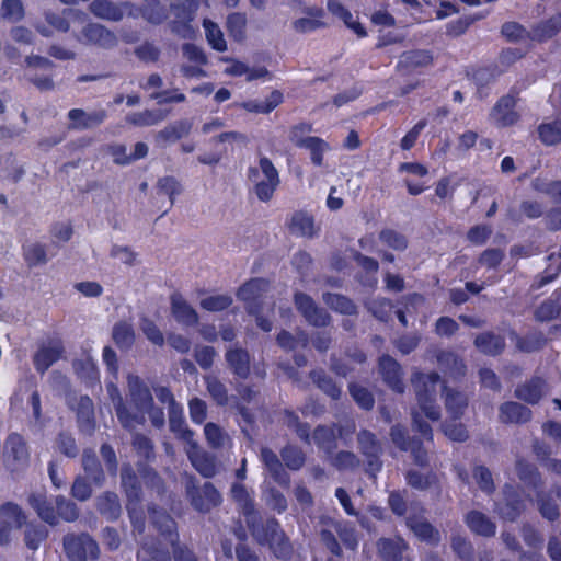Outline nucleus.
Here are the masks:
<instances>
[{
	"label": "nucleus",
	"instance_id": "f257e3e1",
	"mask_svg": "<svg viewBox=\"0 0 561 561\" xmlns=\"http://www.w3.org/2000/svg\"><path fill=\"white\" fill-rule=\"evenodd\" d=\"M128 389L130 396V408L133 412L124 405L118 388L110 382L107 385L108 396L115 407L117 417L125 428H133L137 424L145 422V414H149L151 422L156 426L164 423V415L161 410H153V399L150 390L146 387L139 377L128 376Z\"/></svg>",
	"mask_w": 561,
	"mask_h": 561
},
{
	"label": "nucleus",
	"instance_id": "f03ea898",
	"mask_svg": "<svg viewBox=\"0 0 561 561\" xmlns=\"http://www.w3.org/2000/svg\"><path fill=\"white\" fill-rule=\"evenodd\" d=\"M231 493L233 499L242 507L247 523L256 540L262 545L268 543L274 554L278 558H286L289 556L291 548L284 531L280 530L278 523L276 520H270L266 525V534L261 535L254 525H251L250 519L253 514V507L244 486L237 483L232 486Z\"/></svg>",
	"mask_w": 561,
	"mask_h": 561
},
{
	"label": "nucleus",
	"instance_id": "7ed1b4c3",
	"mask_svg": "<svg viewBox=\"0 0 561 561\" xmlns=\"http://www.w3.org/2000/svg\"><path fill=\"white\" fill-rule=\"evenodd\" d=\"M438 381L439 376L434 373L428 375L416 374L412 379L420 409V411L413 410L412 412L413 423L417 431L427 439H432V430L428 424L423 423L420 420V416L421 413H423L427 419L432 421L439 419V409L434 404V394Z\"/></svg>",
	"mask_w": 561,
	"mask_h": 561
},
{
	"label": "nucleus",
	"instance_id": "20e7f679",
	"mask_svg": "<svg viewBox=\"0 0 561 561\" xmlns=\"http://www.w3.org/2000/svg\"><path fill=\"white\" fill-rule=\"evenodd\" d=\"M249 180L253 183L255 194L262 202L272 198L280 182L278 171L266 157H261L257 165L249 169Z\"/></svg>",
	"mask_w": 561,
	"mask_h": 561
},
{
	"label": "nucleus",
	"instance_id": "39448f33",
	"mask_svg": "<svg viewBox=\"0 0 561 561\" xmlns=\"http://www.w3.org/2000/svg\"><path fill=\"white\" fill-rule=\"evenodd\" d=\"M64 547L70 561H87L95 559L99 554L96 542L88 535L67 536Z\"/></svg>",
	"mask_w": 561,
	"mask_h": 561
},
{
	"label": "nucleus",
	"instance_id": "423d86ee",
	"mask_svg": "<svg viewBox=\"0 0 561 561\" xmlns=\"http://www.w3.org/2000/svg\"><path fill=\"white\" fill-rule=\"evenodd\" d=\"M178 437L186 442V454L193 467L204 477L209 478L216 473V466L214 460L203 453L197 444L193 440V433L190 430H184Z\"/></svg>",
	"mask_w": 561,
	"mask_h": 561
},
{
	"label": "nucleus",
	"instance_id": "0eeeda50",
	"mask_svg": "<svg viewBox=\"0 0 561 561\" xmlns=\"http://www.w3.org/2000/svg\"><path fill=\"white\" fill-rule=\"evenodd\" d=\"M153 523L162 535L167 536V541L171 546L175 561H197L191 551L176 546L178 535L175 533L174 520L164 513H154Z\"/></svg>",
	"mask_w": 561,
	"mask_h": 561
},
{
	"label": "nucleus",
	"instance_id": "6e6552de",
	"mask_svg": "<svg viewBox=\"0 0 561 561\" xmlns=\"http://www.w3.org/2000/svg\"><path fill=\"white\" fill-rule=\"evenodd\" d=\"M122 485L125 489L126 495L129 500L127 510L134 529L138 533H141L144 530V515L142 512H138L134 506V501L138 500L137 478L129 467H124L122 470Z\"/></svg>",
	"mask_w": 561,
	"mask_h": 561
},
{
	"label": "nucleus",
	"instance_id": "1a4fd4ad",
	"mask_svg": "<svg viewBox=\"0 0 561 561\" xmlns=\"http://www.w3.org/2000/svg\"><path fill=\"white\" fill-rule=\"evenodd\" d=\"M268 283L261 278L251 279L238 291V297L247 304L250 313H259V307L263 302L264 294L267 291Z\"/></svg>",
	"mask_w": 561,
	"mask_h": 561
},
{
	"label": "nucleus",
	"instance_id": "9d476101",
	"mask_svg": "<svg viewBox=\"0 0 561 561\" xmlns=\"http://www.w3.org/2000/svg\"><path fill=\"white\" fill-rule=\"evenodd\" d=\"M516 100L512 95L503 96L493 107L490 119L499 127H507L518 121V114L514 111Z\"/></svg>",
	"mask_w": 561,
	"mask_h": 561
},
{
	"label": "nucleus",
	"instance_id": "9b49d317",
	"mask_svg": "<svg viewBox=\"0 0 561 561\" xmlns=\"http://www.w3.org/2000/svg\"><path fill=\"white\" fill-rule=\"evenodd\" d=\"M62 344L58 340L43 343L34 356V365L37 371L45 373L62 355Z\"/></svg>",
	"mask_w": 561,
	"mask_h": 561
},
{
	"label": "nucleus",
	"instance_id": "f8f14e48",
	"mask_svg": "<svg viewBox=\"0 0 561 561\" xmlns=\"http://www.w3.org/2000/svg\"><path fill=\"white\" fill-rule=\"evenodd\" d=\"M4 456L13 468L26 465L28 451L23 437L16 433L8 436L4 444Z\"/></svg>",
	"mask_w": 561,
	"mask_h": 561
},
{
	"label": "nucleus",
	"instance_id": "ddd939ff",
	"mask_svg": "<svg viewBox=\"0 0 561 561\" xmlns=\"http://www.w3.org/2000/svg\"><path fill=\"white\" fill-rule=\"evenodd\" d=\"M295 305L309 323L316 327L328 324V314L319 309L309 296L300 293L296 294Z\"/></svg>",
	"mask_w": 561,
	"mask_h": 561
},
{
	"label": "nucleus",
	"instance_id": "4468645a",
	"mask_svg": "<svg viewBox=\"0 0 561 561\" xmlns=\"http://www.w3.org/2000/svg\"><path fill=\"white\" fill-rule=\"evenodd\" d=\"M156 394L159 401L168 403L170 407L169 423L171 431L174 432L176 436L182 434L183 431L187 428L182 417V409L175 403L171 391L168 388L160 387L156 390Z\"/></svg>",
	"mask_w": 561,
	"mask_h": 561
},
{
	"label": "nucleus",
	"instance_id": "2eb2a0df",
	"mask_svg": "<svg viewBox=\"0 0 561 561\" xmlns=\"http://www.w3.org/2000/svg\"><path fill=\"white\" fill-rule=\"evenodd\" d=\"M187 492L191 496L192 504L198 511H208L211 506H216L220 502V494L210 483H205L202 490L193 491L188 488Z\"/></svg>",
	"mask_w": 561,
	"mask_h": 561
},
{
	"label": "nucleus",
	"instance_id": "dca6fc26",
	"mask_svg": "<svg viewBox=\"0 0 561 561\" xmlns=\"http://www.w3.org/2000/svg\"><path fill=\"white\" fill-rule=\"evenodd\" d=\"M171 310L172 316L179 323L184 325H194L197 323L198 317L196 311L179 294L171 296Z\"/></svg>",
	"mask_w": 561,
	"mask_h": 561
},
{
	"label": "nucleus",
	"instance_id": "f3484780",
	"mask_svg": "<svg viewBox=\"0 0 561 561\" xmlns=\"http://www.w3.org/2000/svg\"><path fill=\"white\" fill-rule=\"evenodd\" d=\"M80 41L87 44H96L103 47L114 45L115 36L99 24H89L83 31Z\"/></svg>",
	"mask_w": 561,
	"mask_h": 561
},
{
	"label": "nucleus",
	"instance_id": "a211bd4d",
	"mask_svg": "<svg viewBox=\"0 0 561 561\" xmlns=\"http://www.w3.org/2000/svg\"><path fill=\"white\" fill-rule=\"evenodd\" d=\"M380 371L386 382L397 392L403 391L399 364L390 356H383L379 362Z\"/></svg>",
	"mask_w": 561,
	"mask_h": 561
},
{
	"label": "nucleus",
	"instance_id": "6ab92c4d",
	"mask_svg": "<svg viewBox=\"0 0 561 561\" xmlns=\"http://www.w3.org/2000/svg\"><path fill=\"white\" fill-rule=\"evenodd\" d=\"M299 148L309 151L310 160L316 167L323 164L324 154L331 150V146L328 141L316 136L299 141Z\"/></svg>",
	"mask_w": 561,
	"mask_h": 561
},
{
	"label": "nucleus",
	"instance_id": "aec40b11",
	"mask_svg": "<svg viewBox=\"0 0 561 561\" xmlns=\"http://www.w3.org/2000/svg\"><path fill=\"white\" fill-rule=\"evenodd\" d=\"M222 60L230 64L225 69V73L229 76H245L248 81H252L260 78H264L268 75V71L264 67L249 68L245 64L239 60L230 58H222Z\"/></svg>",
	"mask_w": 561,
	"mask_h": 561
},
{
	"label": "nucleus",
	"instance_id": "412c9836",
	"mask_svg": "<svg viewBox=\"0 0 561 561\" xmlns=\"http://www.w3.org/2000/svg\"><path fill=\"white\" fill-rule=\"evenodd\" d=\"M328 10L335 16L343 20L345 25L359 37L366 36L365 27L353 18L352 13L335 0L328 1Z\"/></svg>",
	"mask_w": 561,
	"mask_h": 561
},
{
	"label": "nucleus",
	"instance_id": "4be33fe9",
	"mask_svg": "<svg viewBox=\"0 0 561 561\" xmlns=\"http://www.w3.org/2000/svg\"><path fill=\"white\" fill-rule=\"evenodd\" d=\"M289 229L293 233L301 237H312L317 233L312 216L301 211L291 217Z\"/></svg>",
	"mask_w": 561,
	"mask_h": 561
},
{
	"label": "nucleus",
	"instance_id": "5701e85b",
	"mask_svg": "<svg viewBox=\"0 0 561 561\" xmlns=\"http://www.w3.org/2000/svg\"><path fill=\"white\" fill-rule=\"evenodd\" d=\"M530 417V411L516 402H507L501 407L500 419L504 423L526 422Z\"/></svg>",
	"mask_w": 561,
	"mask_h": 561
},
{
	"label": "nucleus",
	"instance_id": "b1692460",
	"mask_svg": "<svg viewBox=\"0 0 561 561\" xmlns=\"http://www.w3.org/2000/svg\"><path fill=\"white\" fill-rule=\"evenodd\" d=\"M28 502L43 520L51 525L57 523L55 510L51 506V503L47 502L44 493L32 494Z\"/></svg>",
	"mask_w": 561,
	"mask_h": 561
},
{
	"label": "nucleus",
	"instance_id": "393cba45",
	"mask_svg": "<svg viewBox=\"0 0 561 561\" xmlns=\"http://www.w3.org/2000/svg\"><path fill=\"white\" fill-rule=\"evenodd\" d=\"M468 527L476 534L492 536L495 533V525L482 513L471 512L466 518Z\"/></svg>",
	"mask_w": 561,
	"mask_h": 561
},
{
	"label": "nucleus",
	"instance_id": "a878e982",
	"mask_svg": "<svg viewBox=\"0 0 561 561\" xmlns=\"http://www.w3.org/2000/svg\"><path fill=\"white\" fill-rule=\"evenodd\" d=\"M25 519L26 517L19 505L8 502L0 506V520L10 525V527L21 528Z\"/></svg>",
	"mask_w": 561,
	"mask_h": 561
},
{
	"label": "nucleus",
	"instance_id": "bb28decb",
	"mask_svg": "<svg viewBox=\"0 0 561 561\" xmlns=\"http://www.w3.org/2000/svg\"><path fill=\"white\" fill-rule=\"evenodd\" d=\"M261 457L274 479L280 484H288V477L286 472L283 470L282 465L277 458V456L270 449L263 448L261 451Z\"/></svg>",
	"mask_w": 561,
	"mask_h": 561
},
{
	"label": "nucleus",
	"instance_id": "cd10ccee",
	"mask_svg": "<svg viewBox=\"0 0 561 561\" xmlns=\"http://www.w3.org/2000/svg\"><path fill=\"white\" fill-rule=\"evenodd\" d=\"M545 383L541 379L531 380L518 387L515 391L516 397L528 402L536 403L539 401L543 393Z\"/></svg>",
	"mask_w": 561,
	"mask_h": 561
},
{
	"label": "nucleus",
	"instance_id": "c85d7f7f",
	"mask_svg": "<svg viewBox=\"0 0 561 561\" xmlns=\"http://www.w3.org/2000/svg\"><path fill=\"white\" fill-rule=\"evenodd\" d=\"M404 547V542L401 539H382L378 543L379 552L386 561H401Z\"/></svg>",
	"mask_w": 561,
	"mask_h": 561
},
{
	"label": "nucleus",
	"instance_id": "c756f323",
	"mask_svg": "<svg viewBox=\"0 0 561 561\" xmlns=\"http://www.w3.org/2000/svg\"><path fill=\"white\" fill-rule=\"evenodd\" d=\"M230 367L240 377H245L249 373V355L243 350H231L226 355Z\"/></svg>",
	"mask_w": 561,
	"mask_h": 561
},
{
	"label": "nucleus",
	"instance_id": "7c9ffc66",
	"mask_svg": "<svg viewBox=\"0 0 561 561\" xmlns=\"http://www.w3.org/2000/svg\"><path fill=\"white\" fill-rule=\"evenodd\" d=\"M90 10L94 15L101 19L113 21L119 20L123 15L118 7L114 5L113 3L106 0L93 1L90 5Z\"/></svg>",
	"mask_w": 561,
	"mask_h": 561
},
{
	"label": "nucleus",
	"instance_id": "2f4dec72",
	"mask_svg": "<svg viewBox=\"0 0 561 561\" xmlns=\"http://www.w3.org/2000/svg\"><path fill=\"white\" fill-rule=\"evenodd\" d=\"M78 421L82 431L92 432L93 422V403L89 397H81L78 407Z\"/></svg>",
	"mask_w": 561,
	"mask_h": 561
},
{
	"label": "nucleus",
	"instance_id": "473e14b6",
	"mask_svg": "<svg viewBox=\"0 0 561 561\" xmlns=\"http://www.w3.org/2000/svg\"><path fill=\"white\" fill-rule=\"evenodd\" d=\"M203 26L209 45L218 51H225L227 49V43L219 26L208 19L204 20Z\"/></svg>",
	"mask_w": 561,
	"mask_h": 561
},
{
	"label": "nucleus",
	"instance_id": "72a5a7b5",
	"mask_svg": "<svg viewBox=\"0 0 561 561\" xmlns=\"http://www.w3.org/2000/svg\"><path fill=\"white\" fill-rule=\"evenodd\" d=\"M68 116L75 127H91L100 124L104 119L105 114L103 112L88 114L81 110L76 108L71 110Z\"/></svg>",
	"mask_w": 561,
	"mask_h": 561
},
{
	"label": "nucleus",
	"instance_id": "f704fd0d",
	"mask_svg": "<svg viewBox=\"0 0 561 561\" xmlns=\"http://www.w3.org/2000/svg\"><path fill=\"white\" fill-rule=\"evenodd\" d=\"M408 525L413 533L424 541L436 542L439 539L438 531L426 522L409 518Z\"/></svg>",
	"mask_w": 561,
	"mask_h": 561
},
{
	"label": "nucleus",
	"instance_id": "c9c22d12",
	"mask_svg": "<svg viewBox=\"0 0 561 561\" xmlns=\"http://www.w3.org/2000/svg\"><path fill=\"white\" fill-rule=\"evenodd\" d=\"M476 345L481 352L494 355L503 350L504 341L497 335L484 333L476 339Z\"/></svg>",
	"mask_w": 561,
	"mask_h": 561
},
{
	"label": "nucleus",
	"instance_id": "e433bc0d",
	"mask_svg": "<svg viewBox=\"0 0 561 561\" xmlns=\"http://www.w3.org/2000/svg\"><path fill=\"white\" fill-rule=\"evenodd\" d=\"M113 340L121 348L130 347L135 341L133 327L126 322L117 323L113 329Z\"/></svg>",
	"mask_w": 561,
	"mask_h": 561
},
{
	"label": "nucleus",
	"instance_id": "4c0bfd02",
	"mask_svg": "<svg viewBox=\"0 0 561 561\" xmlns=\"http://www.w3.org/2000/svg\"><path fill=\"white\" fill-rule=\"evenodd\" d=\"M65 15L67 18H58L53 14L47 15V21L50 25H53L58 31L67 32L69 30V21L71 22H80L83 23L85 20V14L78 12L76 10L69 9L65 11Z\"/></svg>",
	"mask_w": 561,
	"mask_h": 561
},
{
	"label": "nucleus",
	"instance_id": "58836bf2",
	"mask_svg": "<svg viewBox=\"0 0 561 561\" xmlns=\"http://www.w3.org/2000/svg\"><path fill=\"white\" fill-rule=\"evenodd\" d=\"M247 18L241 13H232L227 19V30L229 35L238 42L244 39Z\"/></svg>",
	"mask_w": 561,
	"mask_h": 561
},
{
	"label": "nucleus",
	"instance_id": "ea45409f",
	"mask_svg": "<svg viewBox=\"0 0 561 561\" xmlns=\"http://www.w3.org/2000/svg\"><path fill=\"white\" fill-rule=\"evenodd\" d=\"M539 137L546 145L561 141V121L541 124L538 128Z\"/></svg>",
	"mask_w": 561,
	"mask_h": 561
},
{
	"label": "nucleus",
	"instance_id": "a19ab883",
	"mask_svg": "<svg viewBox=\"0 0 561 561\" xmlns=\"http://www.w3.org/2000/svg\"><path fill=\"white\" fill-rule=\"evenodd\" d=\"M99 510L102 514L110 518H116L121 512V505L118 497L114 493H106L99 499Z\"/></svg>",
	"mask_w": 561,
	"mask_h": 561
},
{
	"label": "nucleus",
	"instance_id": "79ce46f5",
	"mask_svg": "<svg viewBox=\"0 0 561 561\" xmlns=\"http://www.w3.org/2000/svg\"><path fill=\"white\" fill-rule=\"evenodd\" d=\"M561 26V18L556 16L550 19L549 21L538 25L533 32V39L536 41H545L547 38L552 37Z\"/></svg>",
	"mask_w": 561,
	"mask_h": 561
},
{
	"label": "nucleus",
	"instance_id": "37998d69",
	"mask_svg": "<svg viewBox=\"0 0 561 561\" xmlns=\"http://www.w3.org/2000/svg\"><path fill=\"white\" fill-rule=\"evenodd\" d=\"M506 495V505L505 507H500L499 513L503 518L514 519L524 507L522 501L517 499V495L513 494L511 488L505 490Z\"/></svg>",
	"mask_w": 561,
	"mask_h": 561
},
{
	"label": "nucleus",
	"instance_id": "c03bdc74",
	"mask_svg": "<svg viewBox=\"0 0 561 561\" xmlns=\"http://www.w3.org/2000/svg\"><path fill=\"white\" fill-rule=\"evenodd\" d=\"M311 16L301 18L295 21L294 27L299 32H310L323 25L321 22V18L323 16V11L321 9H314L309 12Z\"/></svg>",
	"mask_w": 561,
	"mask_h": 561
},
{
	"label": "nucleus",
	"instance_id": "a18cd8bd",
	"mask_svg": "<svg viewBox=\"0 0 561 561\" xmlns=\"http://www.w3.org/2000/svg\"><path fill=\"white\" fill-rule=\"evenodd\" d=\"M324 302L332 309L341 312L351 314L355 311L354 304L344 296L336 294H327L323 297Z\"/></svg>",
	"mask_w": 561,
	"mask_h": 561
},
{
	"label": "nucleus",
	"instance_id": "49530a36",
	"mask_svg": "<svg viewBox=\"0 0 561 561\" xmlns=\"http://www.w3.org/2000/svg\"><path fill=\"white\" fill-rule=\"evenodd\" d=\"M232 304V298L228 295H211L203 298L201 307L207 311H221Z\"/></svg>",
	"mask_w": 561,
	"mask_h": 561
},
{
	"label": "nucleus",
	"instance_id": "de8ad7c7",
	"mask_svg": "<svg viewBox=\"0 0 561 561\" xmlns=\"http://www.w3.org/2000/svg\"><path fill=\"white\" fill-rule=\"evenodd\" d=\"M191 129L192 123L190 121H180L162 130L160 136L165 140L174 141L187 135Z\"/></svg>",
	"mask_w": 561,
	"mask_h": 561
},
{
	"label": "nucleus",
	"instance_id": "09e8293b",
	"mask_svg": "<svg viewBox=\"0 0 561 561\" xmlns=\"http://www.w3.org/2000/svg\"><path fill=\"white\" fill-rule=\"evenodd\" d=\"M432 56L428 51L425 50H416L404 54L401 57L400 65H404L407 67H420L426 66L431 64Z\"/></svg>",
	"mask_w": 561,
	"mask_h": 561
},
{
	"label": "nucleus",
	"instance_id": "8fccbe9b",
	"mask_svg": "<svg viewBox=\"0 0 561 561\" xmlns=\"http://www.w3.org/2000/svg\"><path fill=\"white\" fill-rule=\"evenodd\" d=\"M140 329L151 343L159 346L163 345V334L153 321L148 318H142L140 322Z\"/></svg>",
	"mask_w": 561,
	"mask_h": 561
},
{
	"label": "nucleus",
	"instance_id": "3c124183",
	"mask_svg": "<svg viewBox=\"0 0 561 561\" xmlns=\"http://www.w3.org/2000/svg\"><path fill=\"white\" fill-rule=\"evenodd\" d=\"M313 381L322 389L328 396L333 399L339 398L341 390L340 388L324 374L316 371L312 374Z\"/></svg>",
	"mask_w": 561,
	"mask_h": 561
},
{
	"label": "nucleus",
	"instance_id": "603ef678",
	"mask_svg": "<svg viewBox=\"0 0 561 561\" xmlns=\"http://www.w3.org/2000/svg\"><path fill=\"white\" fill-rule=\"evenodd\" d=\"M24 257L30 265H39L46 262V253L43 245L32 243L24 248Z\"/></svg>",
	"mask_w": 561,
	"mask_h": 561
},
{
	"label": "nucleus",
	"instance_id": "864d4df0",
	"mask_svg": "<svg viewBox=\"0 0 561 561\" xmlns=\"http://www.w3.org/2000/svg\"><path fill=\"white\" fill-rule=\"evenodd\" d=\"M73 368L81 378L94 379L98 377L95 363L90 356H87L82 360L75 362Z\"/></svg>",
	"mask_w": 561,
	"mask_h": 561
},
{
	"label": "nucleus",
	"instance_id": "5fc2aeb1",
	"mask_svg": "<svg viewBox=\"0 0 561 561\" xmlns=\"http://www.w3.org/2000/svg\"><path fill=\"white\" fill-rule=\"evenodd\" d=\"M46 537L47 531L44 527L30 526L25 533L26 546L32 550H36L39 547L41 542L44 541Z\"/></svg>",
	"mask_w": 561,
	"mask_h": 561
},
{
	"label": "nucleus",
	"instance_id": "6e6d98bb",
	"mask_svg": "<svg viewBox=\"0 0 561 561\" xmlns=\"http://www.w3.org/2000/svg\"><path fill=\"white\" fill-rule=\"evenodd\" d=\"M204 432H205L207 442L213 447L224 446L226 444V442L229 439L228 436H226L221 432V430L214 423L206 424Z\"/></svg>",
	"mask_w": 561,
	"mask_h": 561
},
{
	"label": "nucleus",
	"instance_id": "4d7b16f0",
	"mask_svg": "<svg viewBox=\"0 0 561 561\" xmlns=\"http://www.w3.org/2000/svg\"><path fill=\"white\" fill-rule=\"evenodd\" d=\"M282 457L286 466L293 470L299 469L305 462L302 453L295 447H286L282 451Z\"/></svg>",
	"mask_w": 561,
	"mask_h": 561
},
{
	"label": "nucleus",
	"instance_id": "13d9d810",
	"mask_svg": "<svg viewBox=\"0 0 561 561\" xmlns=\"http://www.w3.org/2000/svg\"><path fill=\"white\" fill-rule=\"evenodd\" d=\"M467 405L466 398L460 393H446V408L453 417H458Z\"/></svg>",
	"mask_w": 561,
	"mask_h": 561
},
{
	"label": "nucleus",
	"instance_id": "bf43d9fd",
	"mask_svg": "<svg viewBox=\"0 0 561 561\" xmlns=\"http://www.w3.org/2000/svg\"><path fill=\"white\" fill-rule=\"evenodd\" d=\"M2 16L18 21L22 19L24 11L20 0H4L1 7Z\"/></svg>",
	"mask_w": 561,
	"mask_h": 561
},
{
	"label": "nucleus",
	"instance_id": "052dcab7",
	"mask_svg": "<svg viewBox=\"0 0 561 561\" xmlns=\"http://www.w3.org/2000/svg\"><path fill=\"white\" fill-rule=\"evenodd\" d=\"M159 192L167 195L170 199V206L173 205L174 197L180 194L181 186L173 178H163L158 183Z\"/></svg>",
	"mask_w": 561,
	"mask_h": 561
},
{
	"label": "nucleus",
	"instance_id": "680f3d73",
	"mask_svg": "<svg viewBox=\"0 0 561 561\" xmlns=\"http://www.w3.org/2000/svg\"><path fill=\"white\" fill-rule=\"evenodd\" d=\"M350 391H351L352 397L354 398V400L357 402V404L359 407H362L363 409L373 408L374 399L367 389H365L360 386L352 385L350 387Z\"/></svg>",
	"mask_w": 561,
	"mask_h": 561
},
{
	"label": "nucleus",
	"instance_id": "e2e57ef3",
	"mask_svg": "<svg viewBox=\"0 0 561 561\" xmlns=\"http://www.w3.org/2000/svg\"><path fill=\"white\" fill-rule=\"evenodd\" d=\"M138 560L139 561H171V557L158 548L144 546L138 551Z\"/></svg>",
	"mask_w": 561,
	"mask_h": 561
},
{
	"label": "nucleus",
	"instance_id": "0e129e2a",
	"mask_svg": "<svg viewBox=\"0 0 561 561\" xmlns=\"http://www.w3.org/2000/svg\"><path fill=\"white\" fill-rule=\"evenodd\" d=\"M380 240L394 250H403L407 247V240L400 233L393 230H385L380 233Z\"/></svg>",
	"mask_w": 561,
	"mask_h": 561
},
{
	"label": "nucleus",
	"instance_id": "69168bd1",
	"mask_svg": "<svg viewBox=\"0 0 561 561\" xmlns=\"http://www.w3.org/2000/svg\"><path fill=\"white\" fill-rule=\"evenodd\" d=\"M312 126L307 123H300L290 128L289 140L299 148V141L310 138Z\"/></svg>",
	"mask_w": 561,
	"mask_h": 561
},
{
	"label": "nucleus",
	"instance_id": "338daca9",
	"mask_svg": "<svg viewBox=\"0 0 561 561\" xmlns=\"http://www.w3.org/2000/svg\"><path fill=\"white\" fill-rule=\"evenodd\" d=\"M368 308L376 318H378L381 321H385L388 319L392 310V305L390 301L381 299L371 301L368 305Z\"/></svg>",
	"mask_w": 561,
	"mask_h": 561
},
{
	"label": "nucleus",
	"instance_id": "774afa93",
	"mask_svg": "<svg viewBox=\"0 0 561 561\" xmlns=\"http://www.w3.org/2000/svg\"><path fill=\"white\" fill-rule=\"evenodd\" d=\"M444 434L451 440L463 442L468 437L466 428L459 423H445L443 425Z\"/></svg>",
	"mask_w": 561,
	"mask_h": 561
}]
</instances>
